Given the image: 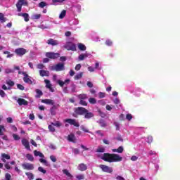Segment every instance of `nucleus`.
<instances>
[{"label": "nucleus", "instance_id": "obj_48", "mask_svg": "<svg viewBox=\"0 0 180 180\" xmlns=\"http://www.w3.org/2000/svg\"><path fill=\"white\" fill-rule=\"evenodd\" d=\"M99 123H100L101 127H106V122H105V121H103V120H101L99 121Z\"/></svg>", "mask_w": 180, "mask_h": 180}, {"label": "nucleus", "instance_id": "obj_23", "mask_svg": "<svg viewBox=\"0 0 180 180\" xmlns=\"http://www.w3.org/2000/svg\"><path fill=\"white\" fill-rule=\"evenodd\" d=\"M39 75H41V77H49L50 72L46 70H39Z\"/></svg>", "mask_w": 180, "mask_h": 180}, {"label": "nucleus", "instance_id": "obj_4", "mask_svg": "<svg viewBox=\"0 0 180 180\" xmlns=\"http://www.w3.org/2000/svg\"><path fill=\"white\" fill-rule=\"evenodd\" d=\"M65 123H68V124H70L71 126H75V127H79V122L74 119H66L64 120Z\"/></svg>", "mask_w": 180, "mask_h": 180}, {"label": "nucleus", "instance_id": "obj_3", "mask_svg": "<svg viewBox=\"0 0 180 180\" xmlns=\"http://www.w3.org/2000/svg\"><path fill=\"white\" fill-rule=\"evenodd\" d=\"M50 70L51 71H56V72L64 71L65 70L64 63H59L55 65H53L50 68Z\"/></svg>", "mask_w": 180, "mask_h": 180}, {"label": "nucleus", "instance_id": "obj_18", "mask_svg": "<svg viewBox=\"0 0 180 180\" xmlns=\"http://www.w3.org/2000/svg\"><path fill=\"white\" fill-rule=\"evenodd\" d=\"M42 103H45L46 105H54V101L51 99H44L41 100Z\"/></svg>", "mask_w": 180, "mask_h": 180}, {"label": "nucleus", "instance_id": "obj_32", "mask_svg": "<svg viewBox=\"0 0 180 180\" xmlns=\"http://www.w3.org/2000/svg\"><path fill=\"white\" fill-rule=\"evenodd\" d=\"M105 44L108 47H110V46H113V41L111 39H106Z\"/></svg>", "mask_w": 180, "mask_h": 180}, {"label": "nucleus", "instance_id": "obj_33", "mask_svg": "<svg viewBox=\"0 0 180 180\" xmlns=\"http://www.w3.org/2000/svg\"><path fill=\"white\" fill-rule=\"evenodd\" d=\"M36 94H37L36 98H40V96L43 95V92L40 89H37Z\"/></svg>", "mask_w": 180, "mask_h": 180}, {"label": "nucleus", "instance_id": "obj_10", "mask_svg": "<svg viewBox=\"0 0 180 180\" xmlns=\"http://www.w3.org/2000/svg\"><path fill=\"white\" fill-rule=\"evenodd\" d=\"M22 167L24 169H27V171H32V169H34V165L32 163H23Z\"/></svg>", "mask_w": 180, "mask_h": 180}, {"label": "nucleus", "instance_id": "obj_40", "mask_svg": "<svg viewBox=\"0 0 180 180\" xmlns=\"http://www.w3.org/2000/svg\"><path fill=\"white\" fill-rule=\"evenodd\" d=\"M14 72L13 69L6 68L5 69V74H12Z\"/></svg>", "mask_w": 180, "mask_h": 180}, {"label": "nucleus", "instance_id": "obj_46", "mask_svg": "<svg viewBox=\"0 0 180 180\" xmlns=\"http://www.w3.org/2000/svg\"><path fill=\"white\" fill-rule=\"evenodd\" d=\"M97 153H105V148L102 146H100L97 149Z\"/></svg>", "mask_w": 180, "mask_h": 180}, {"label": "nucleus", "instance_id": "obj_20", "mask_svg": "<svg viewBox=\"0 0 180 180\" xmlns=\"http://www.w3.org/2000/svg\"><path fill=\"white\" fill-rule=\"evenodd\" d=\"M68 141H71L72 143H75L77 139L75 138V135H74L73 134H70L68 136Z\"/></svg>", "mask_w": 180, "mask_h": 180}, {"label": "nucleus", "instance_id": "obj_61", "mask_svg": "<svg viewBox=\"0 0 180 180\" xmlns=\"http://www.w3.org/2000/svg\"><path fill=\"white\" fill-rule=\"evenodd\" d=\"M57 84H58V85H60V86L63 87L64 86V82L61 81V80H57Z\"/></svg>", "mask_w": 180, "mask_h": 180}, {"label": "nucleus", "instance_id": "obj_37", "mask_svg": "<svg viewBox=\"0 0 180 180\" xmlns=\"http://www.w3.org/2000/svg\"><path fill=\"white\" fill-rule=\"evenodd\" d=\"M49 129L52 133H54L56 131V128H54V125H53V123H51V124L49 126Z\"/></svg>", "mask_w": 180, "mask_h": 180}, {"label": "nucleus", "instance_id": "obj_11", "mask_svg": "<svg viewBox=\"0 0 180 180\" xmlns=\"http://www.w3.org/2000/svg\"><path fill=\"white\" fill-rule=\"evenodd\" d=\"M88 112V110L82 108V107H78L75 109V113L77 115H85Z\"/></svg>", "mask_w": 180, "mask_h": 180}, {"label": "nucleus", "instance_id": "obj_13", "mask_svg": "<svg viewBox=\"0 0 180 180\" xmlns=\"http://www.w3.org/2000/svg\"><path fill=\"white\" fill-rule=\"evenodd\" d=\"M89 56H91V53L88 52H85L84 53H81L78 57V60L79 61H84V60H85V58H88Z\"/></svg>", "mask_w": 180, "mask_h": 180}, {"label": "nucleus", "instance_id": "obj_16", "mask_svg": "<svg viewBox=\"0 0 180 180\" xmlns=\"http://www.w3.org/2000/svg\"><path fill=\"white\" fill-rule=\"evenodd\" d=\"M77 49H79L80 51H85L86 50V46L82 43H78Z\"/></svg>", "mask_w": 180, "mask_h": 180}, {"label": "nucleus", "instance_id": "obj_58", "mask_svg": "<svg viewBox=\"0 0 180 180\" xmlns=\"http://www.w3.org/2000/svg\"><path fill=\"white\" fill-rule=\"evenodd\" d=\"M0 96L1 98H5V96H6V94H5V91H4V90L0 89Z\"/></svg>", "mask_w": 180, "mask_h": 180}, {"label": "nucleus", "instance_id": "obj_14", "mask_svg": "<svg viewBox=\"0 0 180 180\" xmlns=\"http://www.w3.org/2000/svg\"><path fill=\"white\" fill-rule=\"evenodd\" d=\"M44 82L46 84V88H48L51 92H54V89L51 87V83H50V80L49 79H45Z\"/></svg>", "mask_w": 180, "mask_h": 180}, {"label": "nucleus", "instance_id": "obj_7", "mask_svg": "<svg viewBox=\"0 0 180 180\" xmlns=\"http://www.w3.org/2000/svg\"><path fill=\"white\" fill-rule=\"evenodd\" d=\"M46 57H48V58H51L53 60H56V58H58V57H60V53H53V52H47L46 53Z\"/></svg>", "mask_w": 180, "mask_h": 180}, {"label": "nucleus", "instance_id": "obj_42", "mask_svg": "<svg viewBox=\"0 0 180 180\" xmlns=\"http://www.w3.org/2000/svg\"><path fill=\"white\" fill-rule=\"evenodd\" d=\"M39 161L42 164H44L46 167H49V163L47 162V160H46V159L41 158L39 159Z\"/></svg>", "mask_w": 180, "mask_h": 180}, {"label": "nucleus", "instance_id": "obj_35", "mask_svg": "<svg viewBox=\"0 0 180 180\" xmlns=\"http://www.w3.org/2000/svg\"><path fill=\"white\" fill-rule=\"evenodd\" d=\"M52 125L56 126V127H61V126H63V124H61L60 121H56L54 123H52Z\"/></svg>", "mask_w": 180, "mask_h": 180}, {"label": "nucleus", "instance_id": "obj_31", "mask_svg": "<svg viewBox=\"0 0 180 180\" xmlns=\"http://www.w3.org/2000/svg\"><path fill=\"white\" fill-rule=\"evenodd\" d=\"M25 175L27 176L28 179L32 180L34 179V175L32 174V173L30 172H26Z\"/></svg>", "mask_w": 180, "mask_h": 180}, {"label": "nucleus", "instance_id": "obj_45", "mask_svg": "<svg viewBox=\"0 0 180 180\" xmlns=\"http://www.w3.org/2000/svg\"><path fill=\"white\" fill-rule=\"evenodd\" d=\"M44 6H47V3H46L44 1H41L39 4V8H44Z\"/></svg>", "mask_w": 180, "mask_h": 180}, {"label": "nucleus", "instance_id": "obj_50", "mask_svg": "<svg viewBox=\"0 0 180 180\" xmlns=\"http://www.w3.org/2000/svg\"><path fill=\"white\" fill-rule=\"evenodd\" d=\"M41 15H40V14H34V15H32V19H34V20H37V19H39V18H41Z\"/></svg>", "mask_w": 180, "mask_h": 180}, {"label": "nucleus", "instance_id": "obj_60", "mask_svg": "<svg viewBox=\"0 0 180 180\" xmlns=\"http://www.w3.org/2000/svg\"><path fill=\"white\" fill-rule=\"evenodd\" d=\"M95 70V68L92 66L88 67V71H89V72H94Z\"/></svg>", "mask_w": 180, "mask_h": 180}, {"label": "nucleus", "instance_id": "obj_19", "mask_svg": "<svg viewBox=\"0 0 180 180\" xmlns=\"http://www.w3.org/2000/svg\"><path fill=\"white\" fill-rule=\"evenodd\" d=\"M112 153H118V154H122V153L124 151V148H123V146H120L117 149H112Z\"/></svg>", "mask_w": 180, "mask_h": 180}, {"label": "nucleus", "instance_id": "obj_38", "mask_svg": "<svg viewBox=\"0 0 180 180\" xmlns=\"http://www.w3.org/2000/svg\"><path fill=\"white\" fill-rule=\"evenodd\" d=\"M26 158H27V160L29 161H33L34 160V158H33V155H30V154H27L26 155Z\"/></svg>", "mask_w": 180, "mask_h": 180}, {"label": "nucleus", "instance_id": "obj_59", "mask_svg": "<svg viewBox=\"0 0 180 180\" xmlns=\"http://www.w3.org/2000/svg\"><path fill=\"white\" fill-rule=\"evenodd\" d=\"M98 103L101 105L102 106H105L106 105V102L104 100H100L98 101Z\"/></svg>", "mask_w": 180, "mask_h": 180}, {"label": "nucleus", "instance_id": "obj_5", "mask_svg": "<svg viewBox=\"0 0 180 180\" xmlns=\"http://www.w3.org/2000/svg\"><path fill=\"white\" fill-rule=\"evenodd\" d=\"M99 167L101 168V169H102L103 172H107L108 174H112L113 172V169L109 166L101 165Z\"/></svg>", "mask_w": 180, "mask_h": 180}, {"label": "nucleus", "instance_id": "obj_52", "mask_svg": "<svg viewBox=\"0 0 180 180\" xmlns=\"http://www.w3.org/2000/svg\"><path fill=\"white\" fill-rule=\"evenodd\" d=\"M10 128L11 129L12 131H14V133H16V131H18V128L15 127V125H11Z\"/></svg>", "mask_w": 180, "mask_h": 180}, {"label": "nucleus", "instance_id": "obj_15", "mask_svg": "<svg viewBox=\"0 0 180 180\" xmlns=\"http://www.w3.org/2000/svg\"><path fill=\"white\" fill-rule=\"evenodd\" d=\"M87 169H88V167L86 166V165L84 163H81L77 166V169L79 171H86Z\"/></svg>", "mask_w": 180, "mask_h": 180}, {"label": "nucleus", "instance_id": "obj_9", "mask_svg": "<svg viewBox=\"0 0 180 180\" xmlns=\"http://www.w3.org/2000/svg\"><path fill=\"white\" fill-rule=\"evenodd\" d=\"M14 52L15 53V54H17V56H19L20 57H22V56H25V54L27 53L26 49L23 48L17 49L15 50Z\"/></svg>", "mask_w": 180, "mask_h": 180}, {"label": "nucleus", "instance_id": "obj_41", "mask_svg": "<svg viewBox=\"0 0 180 180\" xmlns=\"http://www.w3.org/2000/svg\"><path fill=\"white\" fill-rule=\"evenodd\" d=\"M5 130V127L0 125V136H4V132Z\"/></svg>", "mask_w": 180, "mask_h": 180}, {"label": "nucleus", "instance_id": "obj_6", "mask_svg": "<svg viewBox=\"0 0 180 180\" xmlns=\"http://www.w3.org/2000/svg\"><path fill=\"white\" fill-rule=\"evenodd\" d=\"M22 75H24L23 81L25 82V84H29L30 85H32L33 84V81H32V77L29 76L26 72H22Z\"/></svg>", "mask_w": 180, "mask_h": 180}, {"label": "nucleus", "instance_id": "obj_44", "mask_svg": "<svg viewBox=\"0 0 180 180\" xmlns=\"http://www.w3.org/2000/svg\"><path fill=\"white\" fill-rule=\"evenodd\" d=\"M13 139H14V140L18 141V140H20V136H19V135L16 134H13Z\"/></svg>", "mask_w": 180, "mask_h": 180}, {"label": "nucleus", "instance_id": "obj_30", "mask_svg": "<svg viewBox=\"0 0 180 180\" xmlns=\"http://www.w3.org/2000/svg\"><path fill=\"white\" fill-rule=\"evenodd\" d=\"M78 98L80 101H85V99L88 98V96H86V94H79Z\"/></svg>", "mask_w": 180, "mask_h": 180}, {"label": "nucleus", "instance_id": "obj_51", "mask_svg": "<svg viewBox=\"0 0 180 180\" xmlns=\"http://www.w3.org/2000/svg\"><path fill=\"white\" fill-rule=\"evenodd\" d=\"M105 96H106V94L103 92H99L98 93V98H100V99H102V98H105Z\"/></svg>", "mask_w": 180, "mask_h": 180}, {"label": "nucleus", "instance_id": "obj_28", "mask_svg": "<svg viewBox=\"0 0 180 180\" xmlns=\"http://www.w3.org/2000/svg\"><path fill=\"white\" fill-rule=\"evenodd\" d=\"M63 174H65V175L67 176L68 178H70V179H71V178H72V176L70 174V172H68V169H65L63 170Z\"/></svg>", "mask_w": 180, "mask_h": 180}, {"label": "nucleus", "instance_id": "obj_43", "mask_svg": "<svg viewBox=\"0 0 180 180\" xmlns=\"http://www.w3.org/2000/svg\"><path fill=\"white\" fill-rule=\"evenodd\" d=\"M82 72H79V74L75 76V79H81L82 78Z\"/></svg>", "mask_w": 180, "mask_h": 180}, {"label": "nucleus", "instance_id": "obj_12", "mask_svg": "<svg viewBox=\"0 0 180 180\" xmlns=\"http://www.w3.org/2000/svg\"><path fill=\"white\" fill-rule=\"evenodd\" d=\"M21 143L22 146H24L25 148H26V150L30 151V143H29V141H27V139H22Z\"/></svg>", "mask_w": 180, "mask_h": 180}, {"label": "nucleus", "instance_id": "obj_8", "mask_svg": "<svg viewBox=\"0 0 180 180\" xmlns=\"http://www.w3.org/2000/svg\"><path fill=\"white\" fill-rule=\"evenodd\" d=\"M22 5H27L26 0H19L16 4L18 12L22 11Z\"/></svg>", "mask_w": 180, "mask_h": 180}, {"label": "nucleus", "instance_id": "obj_36", "mask_svg": "<svg viewBox=\"0 0 180 180\" xmlns=\"http://www.w3.org/2000/svg\"><path fill=\"white\" fill-rule=\"evenodd\" d=\"M89 102L91 105H95V103H96V98H89Z\"/></svg>", "mask_w": 180, "mask_h": 180}, {"label": "nucleus", "instance_id": "obj_1", "mask_svg": "<svg viewBox=\"0 0 180 180\" xmlns=\"http://www.w3.org/2000/svg\"><path fill=\"white\" fill-rule=\"evenodd\" d=\"M100 158L107 162H120V161L123 160V158H122L120 155L115 153H104Z\"/></svg>", "mask_w": 180, "mask_h": 180}, {"label": "nucleus", "instance_id": "obj_57", "mask_svg": "<svg viewBox=\"0 0 180 180\" xmlns=\"http://www.w3.org/2000/svg\"><path fill=\"white\" fill-rule=\"evenodd\" d=\"M146 141L149 144L153 143V136H148Z\"/></svg>", "mask_w": 180, "mask_h": 180}, {"label": "nucleus", "instance_id": "obj_27", "mask_svg": "<svg viewBox=\"0 0 180 180\" xmlns=\"http://www.w3.org/2000/svg\"><path fill=\"white\" fill-rule=\"evenodd\" d=\"M5 22H6V18H5L4 13H0V23H5Z\"/></svg>", "mask_w": 180, "mask_h": 180}, {"label": "nucleus", "instance_id": "obj_63", "mask_svg": "<svg viewBox=\"0 0 180 180\" xmlns=\"http://www.w3.org/2000/svg\"><path fill=\"white\" fill-rule=\"evenodd\" d=\"M50 160H51L53 162H56V161H57V158H56L54 155H51V156H50Z\"/></svg>", "mask_w": 180, "mask_h": 180}, {"label": "nucleus", "instance_id": "obj_56", "mask_svg": "<svg viewBox=\"0 0 180 180\" xmlns=\"http://www.w3.org/2000/svg\"><path fill=\"white\" fill-rule=\"evenodd\" d=\"M80 129H82V130H83L84 133H89V131L88 130V129H86L84 125H82L80 127Z\"/></svg>", "mask_w": 180, "mask_h": 180}, {"label": "nucleus", "instance_id": "obj_29", "mask_svg": "<svg viewBox=\"0 0 180 180\" xmlns=\"http://www.w3.org/2000/svg\"><path fill=\"white\" fill-rule=\"evenodd\" d=\"M65 15H67V11L63 10L59 15V19H64V18H65Z\"/></svg>", "mask_w": 180, "mask_h": 180}, {"label": "nucleus", "instance_id": "obj_64", "mask_svg": "<svg viewBox=\"0 0 180 180\" xmlns=\"http://www.w3.org/2000/svg\"><path fill=\"white\" fill-rule=\"evenodd\" d=\"M137 160H139V157H137L136 155H133L132 157H131V161H137Z\"/></svg>", "mask_w": 180, "mask_h": 180}, {"label": "nucleus", "instance_id": "obj_49", "mask_svg": "<svg viewBox=\"0 0 180 180\" xmlns=\"http://www.w3.org/2000/svg\"><path fill=\"white\" fill-rule=\"evenodd\" d=\"M79 105H82V106H86L88 105V103H86L85 100H80Z\"/></svg>", "mask_w": 180, "mask_h": 180}, {"label": "nucleus", "instance_id": "obj_53", "mask_svg": "<svg viewBox=\"0 0 180 180\" xmlns=\"http://www.w3.org/2000/svg\"><path fill=\"white\" fill-rule=\"evenodd\" d=\"M114 126H115L116 130H120V124L119 122H115Z\"/></svg>", "mask_w": 180, "mask_h": 180}, {"label": "nucleus", "instance_id": "obj_39", "mask_svg": "<svg viewBox=\"0 0 180 180\" xmlns=\"http://www.w3.org/2000/svg\"><path fill=\"white\" fill-rule=\"evenodd\" d=\"M76 178H77V179H79V180L85 179V175H84V174H77L76 176Z\"/></svg>", "mask_w": 180, "mask_h": 180}, {"label": "nucleus", "instance_id": "obj_25", "mask_svg": "<svg viewBox=\"0 0 180 180\" xmlns=\"http://www.w3.org/2000/svg\"><path fill=\"white\" fill-rule=\"evenodd\" d=\"M1 157H2L1 160L3 161V162H6V160H11V156L5 153L1 154Z\"/></svg>", "mask_w": 180, "mask_h": 180}, {"label": "nucleus", "instance_id": "obj_55", "mask_svg": "<svg viewBox=\"0 0 180 180\" xmlns=\"http://www.w3.org/2000/svg\"><path fill=\"white\" fill-rule=\"evenodd\" d=\"M38 171H39V172H42V174H46V172H47V171H46V169H44L42 167H39L38 168Z\"/></svg>", "mask_w": 180, "mask_h": 180}, {"label": "nucleus", "instance_id": "obj_17", "mask_svg": "<svg viewBox=\"0 0 180 180\" xmlns=\"http://www.w3.org/2000/svg\"><path fill=\"white\" fill-rule=\"evenodd\" d=\"M48 44H50L51 46H57L58 44V41L54 40L53 39H49L47 41Z\"/></svg>", "mask_w": 180, "mask_h": 180}, {"label": "nucleus", "instance_id": "obj_21", "mask_svg": "<svg viewBox=\"0 0 180 180\" xmlns=\"http://www.w3.org/2000/svg\"><path fill=\"white\" fill-rule=\"evenodd\" d=\"M18 103L20 105V106H22V105L26 106V105H27V101L23 98H18Z\"/></svg>", "mask_w": 180, "mask_h": 180}, {"label": "nucleus", "instance_id": "obj_2", "mask_svg": "<svg viewBox=\"0 0 180 180\" xmlns=\"http://www.w3.org/2000/svg\"><path fill=\"white\" fill-rule=\"evenodd\" d=\"M64 49H66L68 51H77V45L72 42L68 41L64 45Z\"/></svg>", "mask_w": 180, "mask_h": 180}, {"label": "nucleus", "instance_id": "obj_26", "mask_svg": "<svg viewBox=\"0 0 180 180\" xmlns=\"http://www.w3.org/2000/svg\"><path fill=\"white\" fill-rule=\"evenodd\" d=\"M34 155L35 157H40L41 158H44V155H43V153H41L40 151L34 150Z\"/></svg>", "mask_w": 180, "mask_h": 180}, {"label": "nucleus", "instance_id": "obj_22", "mask_svg": "<svg viewBox=\"0 0 180 180\" xmlns=\"http://www.w3.org/2000/svg\"><path fill=\"white\" fill-rule=\"evenodd\" d=\"M18 16H22V18H24L25 22H29V14L19 13L18 14Z\"/></svg>", "mask_w": 180, "mask_h": 180}, {"label": "nucleus", "instance_id": "obj_24", "mask_svg": "<svg viewBox=\"0 0 180 180\" xmlns=\"http://www.w3.org/2000/svg\"><path fill=\"white\" fill-rule=\"evenodd\" d=\"M94 112H89L87 110V112H85L84 114V119H91V117H94Z\"/></svg>", "mask_w": 180, "mask_h": 180}, {"label": "nucleus", "instance_id": "obj_34", "mask_svg": "<svg viewBox=\"0 0 180 180\" xmlns=\"http://www.w3.org/2000/svg\"><path fill=\"white\" fill-rule=\"evenodd\" d=\"M65 0H52L53 5H58V4H63Z\"/></svg>", "mask_w": 180, "mask_h": 180}, {"label": "nucleus", "instance_id": "obj_62", "mask_svg": "<svg viewBox=\"0 0 180 180\" xmlns=\"http://www.w3.org/2000/svg\"><path fill=\"white\" fill-rule=\"evenodd\" d=\"M126 119L127 120H131V119H133V116L131 115V114H127L126 115Z\"/></svg>", "mask_w": 180, "mask_h": 180}, {"label": "nucleus", "instance_id": "obj_54", "mask_svg": "<svg viewBox=\"0 0 180 180\" xmlns=\"http://www.w3.org/2000/svg\"><path fill=\"white\" fill-rule=\"evenodd\" d=\"M7 85H9V86H13V85H15V82H13L11 80H8L6 82Z\"/></svg>", "mask_w": 180, "mask_h": 180}, {"label": "nucleus", "instance_id": "obj_47", "mask_svg": "<svg viewBox=\"0 0 180 180\" xmlns=\"http://www.w3.org/2000/svg\"><path fill=\"white\" fill-rule=\"evenodd\" d=\"M98 115L101 117H106V114L105 112H102L101 110H98Z\"/></svg>", "mask_w": 180, "mask_h": 180}]
</instances>
